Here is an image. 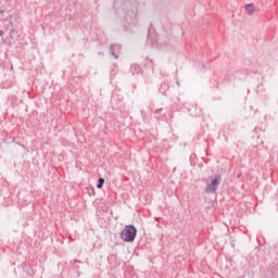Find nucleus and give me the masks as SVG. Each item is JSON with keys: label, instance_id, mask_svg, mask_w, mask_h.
Instances as JSON below:
<instances>
[{"label": "nucleus", "instance_id": "5", "mask_svg": "<svg viewBox=\"0 0 278 278\" xmlns=\"http://www.w3.org/2000/svg\"><path fill=\"white\" fill-rule=\"evenodd\" d=\"M103 184H105V179L99 178L97 188H99V189L103 188Z\"/></svg>", "mask_w": 278, "mask_h": 278}, {"label": "nucleus", "instance_id": "2", "mask_svg": "<svg viewBox=\"0 0 278 278\" xmlns=\"http://www.w3.org/2000/svg\"><path fill=\"white\" fill-rule=\"evenodd\" d=\"M220 184V177L213 176L210 178V181L206 185V192H216L218 190V186Z\"/></svg>", "mask_w": 278, "mask_h": 278}, {"label": "nucleus", "instance_id": "6", "mask_svg": "<svg viewBox=\"0 0 278 278\" xmlns=\"http://www.w3.org/2000/svg\"><path fill=\"white\" fill-rule=\"evenodd\" d=\"M0 36H3V30H0Z\"/></svg>", "mask_w": 278, "mask_h": 278}, {"label": "nucleus", "instance_id": "3", "mask_svg": "<svg viewBox=\"0 0 278 278\" xmlns=\"http://www.w3.org/2000/svg\"><path fill=\"white\" fill-rule=\"evenodd\" d=\"M245 12L247 14H249V16H253V14L255 13V4L253 3L245 4Z\"/></svg>", "mask_w": 278, "mask_h": 278}, {"label": "nucleus", "instance_id": "1", "mask_svg": "<svg viewBox=\"0 0 278 278\" xmlns=\"http://www.w3.org/2000/svg\"><path fill=\"white\" fill-rule=\"evenodd\" d=\"M136 227H134L132 225L130 226H126L121 233V238L122 240H124V242H134V240H136Z\"/></svg>", "mask_w": 278, "mask_h": 278}, {"label": "nucleus", "instance_id": "4", "mask_svg": "<svg viewBox=\"0 0 278 278\" xmlns=\"http://www.w3.org/2000/svg\"><path fill=\"white\" fill-rule=\"evenodd\" d=\"M121 50L119 45H113L111 46V54L114 55L115 60H118V55H116V51Z\"/></svg>", "mask_w": 278, "mask_h": 278}]
</instances>
